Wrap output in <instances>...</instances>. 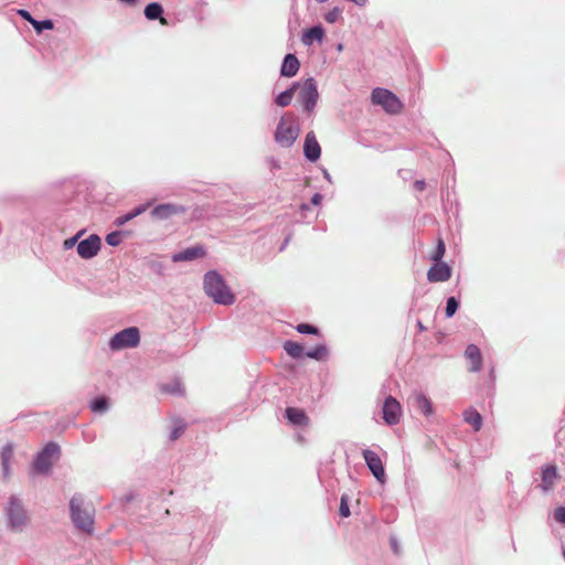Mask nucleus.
Listing matches in <instances>:
<instances>
[{
    "mask_svg": "<svg viewBox=\"0 0 565 565\" xmlns=\"http://www.w3.org/2000/svg\"><path fill=\"white\" fill-rule=\"evenodd\" d=\"M296 330H297V332H299L301 334L318 335L320 333L319 329L316 326L310 324V323H299L296 327Z\"/></svg>",
    "mask_w": 565,
    "mask_h": 565,
    "instance_id": "473e14b6",
    "label": "nucleus"
},
{
    "mask_svg": "<svg viewBox=\"0 0 565 565\" xmlns=\"http://www.w3.org/2000/svg\"><path fill=\"white\" fill-rule=\"evenodd\" d=\"M13 457V446L12 444H7L2 447L0 452V460L2 466V476L3 478H9L11 475L10 470V461Z\"/></svg>",
    "mask_w": 565,
    "mask_h": 565,
    "instance_id": "5701e85b",
    "label": "nucleus"
},
{
    "mask_svg": "<svg viewBox=\"0 0 565 565\" xmlns=\"http://www.w3.org/2000/svg\"><path fill=\"white\" fill-rule=\"evenodd\" d=\"M70 516L77 530L87 534L94 532L95 510L82 494L76 493L71 498Z\"/></svg>",
    "mask_w": 565,
    "mask_h": 565,
    "instance_id": "f03ea898",
    "label": "nucleus"
},
{
    "mask_svg": "<svg viewBox=\"0 0 565 565\" xmlns=\"http://www.w3.org/2000/svg\"><path fill=\"white\" fill-rule=\"evenodd\" d=\"M82 234H83V231H79L76 235L65 239L63 243L64 249H71L75 246V244H78L77 242H78V238L82 236Z\"/></svg>",
    "mask_w": 565,
    "mask_h": 565,
    "instance_id": "58836bf2",
    "label": "nucleus"
},
{
    "mask_svg": "<svg viewBox=\"0 0 565 565\" xmlns=\"http://www.w3.org/2000/svg\"><path fill=\"white\" fill-rule=\"evenodd\" d=\"M382 413L383 419L388 426L396 425L401 419V404L393 396H387L384 401Z\"/></svg>",
    "mask_w": 565,
    "mask_h": 565,
    "instance_id": "f8f14e48",
    "label": "nucleus"
},
{
    "mask_svg": "<svg viewBox=\"0 0 565 565\" xmlns=\"http://www.w3.org/2000/svg\"><path fill=\"white\" fill-rule=\"evenodd\" d=\"M18 14L25 21H28L31 25H32V21H34V18L32 17V14L25 10V9H20L18 10Z\"/></svg>",
    "mask_w": 565,
    "mask_h": 565,
    "instance_id": "a19ab883",
    "label": "nucleus"
},
{
    "mask_svg": "<svg viewBox=\"0 0 565 565\" xmlns=\"http://www.w3.org/2000/svg\"><path fill=\"white\" fill-rule=\"evenodd\" d=\"M184 429H185V425L183 424V422L177 420L174 423V427L170 431L169 439L171 441H175L183 434Z\"/></svg>",
    "mask_w": 565,
    "mask_h": 565,
    "instance_id": "f704fd0d",
    "label": "nucleus"
},
{
    "mask_svg": "<svg viewBox=\"0 0 565 565\" xmlns=\"http://www.w3.org/2000/svg\"><path fill=\"white\" fill-rule=\"evenodd\" d=\"M465 358L470 361L469 371L479 372L482 367V354L476 344H468L465 350Z\"/></svg>",
    "mask_w": 565,
    "mask_h": 565,
    "instance_id": "f3484780",
    "label": "nucleus"
},
{
    "mask_svg": "<svg viewBox=\"0 0 565 565\" xmlns=\"http://www.w3.org/2000/svg\"><path fill=\"white\" fill-rule=\"evenodd\" d=\"M163 391L168 392V393H171L173 395H181L183 393V390H182L180 383H173V384L164 385Z\"/></svg>",
    "mask_w": 565,
    "mask_h": 565,
    "instance_id": "ea45409f",
    "label": "nucleus"
},
{
    "mask_svg": "<svg viewBox=\"0 0 565 565\" xmlns=\"http://www.w3.org/2000/svg\"><path fill=\"white\" fill-rule=\"evenodd\" d=\"M300 134V127L295 116H282L275 130V141L282 148H290Z\"/></svg>",
    "mask_w": 565,
    "mask_h": 565,
    "instance_id": "20e7f679",
    "label": "nucleus"
},
{
    "mask_svg": "<svg viewBox=\"0 0 565 565\" xmlns=\"http://www.w3.org/2000/svg\"><path fill=\"white\" fill-rule=\"evenodd\" d=\"M301 209H302V210H308V209H309V205H308V204H302V205H301Z\"/></svg>",
    "mask_w": 565,
    "mask_h": 565,
    "instance_id": "5fc2aeb1",
    "label": "nucleus"
},
{
    "mask_svg": "<svg viewBox=\"0 0 565 565\" xmlns=\"http://www.w3.org/2000/svg\"><path fill=\"white\" fill-rule=\"evenodd\" d=\"M417 326H418L419 330H425V327L423 326V323L420 321L417 322Z\"/></svg>",
    "mask_w": 565,
    "mask_h": 565,
    "instance_id": "864d4df0",
    "label": "nucleus"
},
{
    "mask_svg": "<svg viewBox=\"0 0 565 565\" xmlns=\"http://www.w3.org/2000/svg\"><path fill=\"white\" fill-rule=\"evenodd\" d=\"M371 99L374 105H380L390 114H398L403 104L398 97L390 89L376 87L371 93Z\"/></svg>",
    "mask_w": 565,
    "mask_h": 565,
    "instance_id": "6e6552de",
    "label": "nucleus"
},
{
    "mask_svg": "<svg viewBox=\"0 0 565 565\" xmlns=\"http://www.w3.org/2000/svg\"><path fill=\"white\" fill-rule=\"evenodd\" d=\"M298 87L299 82H294L287 89L279 93L275 98L276 105H278L279 107L289 106L294 98L295 92L298 89Z\"/></svg>",
    "mask_w": 565,
    "mask_h": 565,
    "instance_id": "393cba45",
    "label": "nucleus"
},
{
    "mask_svg": "<svg viewBox=\"0 0 565 565\" xmlns=\"http://www.w3.org/2000/svg\"><path fill=\"white\" fill-rule=\"evenodd\" d=\"M445 253H446L445 243L441 238H439L437 242V246L431 255L433 262H441Z\"/></svg>",
    "mask_w": 565,
    "mask_h": 565,
    "instance_id": "72a5a7b5",
    "label": "nucleus"
},
{
    "mask_svg": "<svg viewBox=\"0 0 565 565\" xmlns=\"http://www.w3.org/2000/svg\"><path fill=\"white\" fill-rule=\"evenodd\" d=\"M124 234L122 231L110 232L106 235L105 241L109 246L116 247L121 244Z\"/></svg>",
    "mask_w": 565,
    "mask_h": 565,
    "instance_id": "2f4dec72",
    "label": "nucleus"
},
{
    "mask_svg": "<svg viewBox=\"0 0 565 565\" xmlns=\"http://www.w3.org/2000/svg\"><path fill=\"white\" fill-rule=\"evenodd\" d=\"M462 417L467 424L472 426L473 431L477 433L481 429L483 419L481 414L475 407L465 409Z\"/></svg>",
    "mask_w": 565,
    "mask_h": 565,
    "instance_id": "4be33fe9",
    "label": "nucleus"
},
{
    "mask_svg": "<svg viewBox=\"0 0 565 565\" xmlns=\"http://www.w3.org/2000/svg\"><path fill=\"white\" fill-rule=\"evenodd\" d=\"M390 542H391V547H392L393 552H394L395 554H398L399 546H398V542H397V540H396L395 537H391V539H390Z\"/></svg>",
    "mask_w": 565,
    "mask_h": 565,
    "instance_id": "c03bdc74",
    "label": "nucleus"
},
{
    "mask_svg": "<svg viewBox=\"0 0 565 565\" xmlns=\"http://www.w3.org/2000/svg\"><path fill=\"white\" fill-rule=\"evenodd\" d=\"M203 290L215 303L231 306L236 297L226 284L224 277L215 269L209 270L203 276Z\"/></svg>",
    "mask_w": 565,
    "mask_h": 565,
    "instance_id": "f257e3e1",
    "label": "nucleus"
},
{
    "mask_svg": "<svg viewBox=\"0 0 565 565\" xmlns=\"http://www.w3.org/2000/svg\"><path fill=\"white\" fill-rule=\"evenodd\" d=\"M339 513L342 518H349L351 514L349 507V497L347 494H342L341 497Z\"/></svg>",
    "mask_w": 565,
    "mask_h": 565,
    "instance_id": "c9c22d12",
    "label": "nucleus"
},
{
    "mask_svg": "<svg viewBox=\"0 0 565 565\" xmlns=\"http://www.w3.org/2000/svg\"><path fill=\"white\" fill-rule=\"evenodd\" d=\"M119 1L127 6H135L138 2V0H119Z\"/></svg>",
    "mask_w": 565,
    "mask_h": 565,
    "instance_id": "de8ad7c7",
    "label": "nucleus"
},
{
    "mask_svg": "<svg viewBox=\"0 0 565 565\" xmlns=\"http://www.w3.org/2000/svg\"><path fill=\"white\" fill-rule=\"evenodd\" d=\"M286 419L294 426H306L308 424V416L305 411L297 407H287L285 411Z\"/></svg>",
    "mask_w": 565,
    "mask_h": 565,
    "instance_id": "412c9836",
    "label": "nucleus"
},
{
    "mask_svg": "<svg viewBox=\"0 0 565 565\" xmlns=\"http://www.w3.org/2000/svg\"><path fill=\"white\" fill-rule=\"evenodd\" d=\"M553 518L554 520L562 524L563 526H565V507L561 505V507H557L555 510H554V513H553Z\"/></svg>",
    "mask_w": 565,
    "mask_h": 565,
    "instance_id": "4c0bfd02",
    "label": "nucleus"
},
{
    "mask_svg": "<svg viewBox=\"0 0 565 565\" xmlns=\"http://www.w3.org/2000/svg\"><path fill=\"white\" fill-rule=\"evenodd\" d=\"M288 242H289V238H286V239H285V242L282 243V245H281V246H280V248H279V250H280V252H281V250H284V249L286 248V246H287Z\"/></svg>",
    "mask_w": 565,
    "mask_h": 565,
    "instance_id": "3c124183",
    "label": "nucleus"
},
{
    "mask_svg": "<svg viewBox=\"0 0 565 565\" xmlns=\"http://www.w3.org/2000/svg\"><path fill=\"white\" fill-rule=\"evenodd\" d=\"M489 379H490V381H491V382H493V381H494V379H495V375H494V369H493V367L490 370Z\"/></svg>",
    "mask_w": 565,
    "mask_h": 565,
    "instance_id": "09e8293b",
    "label": "nucleus"
},
{
    "mask_svg": "<svg viewBox=\"0 0 565 565\" xmlns=\"http://www.w3.org/2000/svg\"><path fill=\"white\" fill-rule=\"evenodd\" d=\"M425 186H426V183H425V181H424V180H416V181L414 182V188H415V190H417V191H423V190L425 189Z\"/></svg>",
    "mask_w": 565,
    "mask_h": 565,
    "instance_id": "a18cd8bd",
    "label": "nucleus"
},
{
    "mask_svg": "<svg viewBox=\"0 0 565 565\" xmlns=\"http://www.w3.org/2000/svg\"><path fill=\"white\" fill-rule=\"evenodd\" d=\"M61 456V447L55 441H49L43 449L38 452L33 461V468L40 473H47L54 460Z\"/></svg>",
    "mask_w": 565,
    "mask_h": 565,
    "instance_id": "39448f33",
    "label": "nucleus"
},
{
    "mask_svg": "<svg viewBox=\"0 0 565 565\" xmlns=\"http://www.w3.org/2000/svg\"><path fill=\"white\" fill-rule=\"evenodd\" d=\"M329 355V350L324 343L317 344L313 349L306 351V356L316 361H322Z\"/></svg>",
    "mask_w": 565,
    "mask_h": 565,
    "instance_id": "cd10ccee",
    "label": "nucleus"
},
{
    "mask_svg": "<svg viewBox=\"0 0 565 565\" xmlns=\"http://www.w3.org/2000/svg\"><path fill=\"white\" fill-rule=\"evenodd\" d=\"M317 2H320V3H323V2H327L328 0H316Z\"/></svg>",
    "mask_w": 565,
    "mask_h": 565,
    "instance_id": "4d7b16f0",
    "label": "nucleus"
},
{
    "mask_svg": "<svg viewBox=\"0 0 565 565\" xmlns=\"http://www.w3.org/2000/svg\"><path fill=\"white\" fill-rule=\"evenodd\" d=\"M337 49H338V51H341L343 49V45L339 44Z\"/></svg>",
    "mask_w": 565,
    "mask_h": 565,
    "instance_id": "6e6d98bb",
    "label": "nucleus"
},
{
    "mask_svg": "<svg viewBox=\"0 0 565 565\" xmlns=\"http://www.w3.org/2000/svg\"><path fill=\"white\" fill-rule=\"evenodd\" d=\"M323 177H324L326 180L331 182V175H330V173L327 170H323Z\"/></svg>",
    "mask_w": 565,
    "mask_h": 565,
    "instance_id": "8fccbe9b",
    "label": "nucleus"
},
{
    "mask_svg": "<svg viewBox=\"0 0 565 565\" xmlns=\"http://www.w3.org/2000/svg\"><path fill=\"white\" fill-rule=\"evenodd\" d=\"M7 529L14 533H21L29 521L28 512L22 500L17 495H10L4 505Z\"/></svg>",
    "mask_w": 565,
    "mask_h": 565,
    "instance_id": "7ed1b4c3",
    "label": "nucleus"
},
{
    "mask_svg": "<svg viewBox=\"0 0 565 565\" xmlns=\"http://www.w3.org/2000/svg\"><path fill=\"white\" fill-rule=\"evenodd\" d=\"M322 201V195L320 193H315L310 200L312 205H319Z\"/></svg>",
    "mask_w": 565,
    "mask_h": 565,
    "instance_id": "37998d69",
    "label": "nucleus"
},
{
    "mask_svg": "<svg viewBox=\"0 0 565 565\" xmlns=\"http://www.w3.org/2000/svg\"><path fill=\"white\" fill-rule=\"evenodd\" d=\"M32 26L36 33H42L45 30H52L54 28V23L51 19L36 20L32 21Z\"/></svg>",
    "mask_w": 565,
    "mask_h": 565,
    "instance_id": "7c9ffc66",
    "label": "nucleus"
},
{
    "mask_svg": "<svg viewBox=\"0 0 565 565\" xmlns=\"http://www.w3.org/2000/svg\"><path fill=\"white\" fill-rule=\"evenodd\" d=\"M282 348L292 359L299 360L306 356L305 348L299 342L287 340L284 342Z\"/></svg>",
    "mask_w": 565,
    "mask_h": 565,
    "instance_id": "a878e982",
    "label": "nucleus"
},
{
    "mask_svg": "<svg viewBox=\"0 0 565 565\" xmlns=\"http://www.w3.org/2000/svg\"><path fill=\"white\" fill-rule=\"evenodd\" d=\"M83 438L86 443H93L96 438V435L93 431H83Z\"/></svg>",
    "mask_w": 565,
    "mask_h": 565,
    "instance_id": "79ce46f5",
    "label": "nucleus"
},
{
    "mask_svg": "<svg viewBox=\"0 0 565 565\" xmlns=\"http://www.w3.org/2000/svg\"><path fill=\"white\" fill-rule=\"evenodd\" d=\"M342 10L338 7L332 8L324 14V20L328 23H335L341 17Z\"/></svg>",
    "mask_w": 565,
    "mask_h": 565,
    "instance_id": "e433bc0d",
    "label": "nucleus"
},
{
    "mask_svg": "<svg viewBox=\"0 0 565 565\" xmlns=\"http://www.w3.org/2000/svg\"><path fill=\"white\" fill-rule=\"evenodd\" d=\"M303 156L310 162H316L320 159L321 147L313 131H309L305 137Z\"/></svg>",
    "mask_w": 565,
    "mask_h": 565,
    "instance_id": "4468645a",
    "label": "nucleus"
},
{
    "mask_svg": "<svg viewBox=\"0 0 565 565\" xmlns=\"http://www.w3.org/2000/svg\"><path fill=\"white\" fill-rule=\"evenodd\" d=\"M206 255V250L202 245H195L188 247L183 250L174 253L171 256L173 263L191 262L198 258H202Z\"/></svg>",
    "mask_w": 565,
    "mask_h": 565,
    "instance_id": "dca6fc26",
    "label": "nucleus"
},
{
    "mask_svg": "<svg viewBox=\"0 0 565 565\" xmlns=\"http://www.w3.org/2000/svg\"><path fill=\"white\" fill-rule=\"evenodd\" d=\"M102 247V239L97 234H90L87 238L77 244V254L83 259H90L98 254Z\"/></svg>",
    "mask_w": 565,
    "mask_h": 565,
    "instance_id": "9d476101",
    "label": "nucleus"
},
{
    "mask_svg": "<svg viewBox=\"0 0 565 565\" xmlns=\"http://www.w3.org/2000/svg\"><path fill=\"white\" fill-rule=\"evenodd\" d=\"M451 277V267L444 262H434V265L427 271V279L430 282H444Z\"/></svg>",
    "mask_w": 565,
    "mask_h": 565,
    "instance_id": "ddd939ff",
    "label": "nucleus"
},
{
    "mask_svg": "<svg viewBox=\"0 0 565 565\" xmlns=\"http://www.w3.org/2000/svg\"><path fill=\"white\" fill-rule=\"evenodd\" d=\"M134 498H135L134 493L130 492V493L125 494L122 500H124V502L128 503V502L132 501Z\"/></svg>",
    "mask_w": 565,
    "mask_h": 565,
    "instance_id": "49530a36",
    "label": "nucleus"
},
{
    "mask_svg": "<svg viewBox=\"0 0 565 565\" xmlns=\"http://www.w3.org/2000/svg\"><path fill=\"white\" fill-rule=\"evenodd\" d=\"M300 67L299 60L292 53H288L281 63L280 66V76L282 77H294Z\"/></svg>",
    "mask_w": 565,
    "mask_h": 565,
    "instance_id": "a211bd4d",
    "label": "nucleus"
},
{
    "mask_svg": "<svg viewBox=\"0 0 565 565\" xmlns=\"http://www.w3.org/2000/svg\"><path fill=\"white\" fill-rule=\"evenodd\" d=\"M143 13L148 20H158L162 18L163 7L159 2H151L147 4Z\"/></svg>",
    "mask_w": 565,
    "mask_h": 565,
    "instance_id": "bb28decb",
    "label": "nucleus"
},
{
    "mask_svg": "<svg viewBox=\"0 0 565 565\" xmlns=\"http://www.w3.org/2000/svg\"><path fill=\"white\" fill-rule=\"evenodd\" d=\"M412 406L425 417L434 414V407L430 398L423 392H415L411 397Z\"/></svg>",
    "mask_w": 565,
    "mask_h": 565,
    "instance_id": "2eb2a0df",
    "label": "nucleus"
},
{
    "mask_svg": "<svg viewBox=\"0 0 565 565\" xmlns=\"http://www.w3.org/2000/svg\"><path fill=\"white\" fill-rule=\"evenodd\" d=\"M271 164H273V168H276V169L280 168L279 163L274 159L271 160Z\"/></svg>",
    "mask_w": 565,
    "mask_h": 565,
    "instance_id": "603ef678",
    "label": "nucleus"
},
{
    "mask_svg": "<svg viewBox=\"0 0 565 565\" xmlns=\"http://www.w3.org/2000/svg\"><path fill=\"white\" fill-rule=\"evenodd\" d=\"M363 459L371 471V473L374 476V478L380 482L384 483L386 476H385V469L382 462V459L380 456L371 450V449H364L362 451Z\"/></svg>",
    "mask_w": 565,
    "mask_h": 565,
    "instance_id": "1a4fd4ad",
    "label": "nucleus"
},
{
    "mask_svg": "<svg viewBox=\"0 0 565 565\" xmlns=\"http://www.w3.org/2000/svg\"><path fill=\"white\" fill-rule=\"evenodd\" d=\"M324 38V29L318 24L303 31L301 42L306 46H311L315 41L322 42Z\"/></svg>",
    "mask_w": 565,
    "mask_h": 565,
    "instance_id": "6ab92c4d",
    "label": "nucleus"
},
{
    "mask_svg": "<svg viewBox=\"0 0 565 565\" xmlns=\"http://www.w3.org/2000/svg\"><path fill=\"white\" fill-rule=\"evenodd\" d=\"M188 209L184 205L175 204V203H161L156 205L150 214L153 218L164 221L169 220L174 215L184 214Z\"/></svg>",
    "mask_w": 565,
    "mask_h": 565,
    "instance_id": "9b49d317",
    "label": "nucleus"
},
{
    "mask_svg": "<svg viewBox=\"0 0 565 565\" xmlns=\"http://www.w3.org/2000/svg\"><path fill=\"white\" fill-rule=\"evenodd\" d=\"M556 478H557V469H556V467L555 466H546L542 470V484H541V489L544 492L550 491L552 489Z\"/></svg>",
    "mask_w": 565,
    "mask_h": 565,
    "instance_id": "b1692460",
    "label": "nucleus"
},
{
    "mask_svg": "<svg viewBox=\"0 0 565 565\" xmlns=\"http://www.w3.org/2000/svg\"><path fill=\"white\" fill-rule=\"evenodd\" d=\"M89 408L94 413H105L109 408V402L106 396H97L89 403Z\"/></svg>",
    "mask_w": 565,
    "mask_h": 565,
    "instance_id": "c85d7f7f",
    "label": "nucleus"
},
{
    "mask_svg": "<svg viewBox=\"0 0 565 565\" xmlns=\"http://www.w3.org/2000/svg\"><path fill=\"white\" fill-rule=\"evenodd\" d=\"M458 308H459V300L454 296L448 297L446 300V308H445L446 318L454 317L455 313L457 312Z\"/></svg>",
    "mask_w": 565,
    "mask_h": 565,
    "instance_id": "c756f323",
    "label": "nucleus"
},
{
    "mask_svg": "<svg viewBox=\"0 0 565 565\" xmlns=\"http://www.w3.org/2000/svg\"><path fill=\"white\" fill-rule=\"evenodd\" d=\"M140 343V331L137 327L126 328L115 333L109 342L108 347L111 351H119L124 349L136 348Z\"/></svg>",
    "mask_w": 565,
    "mask_h": 565,
    "instance_id": "0eeeda50",
    "label": "nucleus"
},
{
    "mask_svg": "<svg viewBox=\"0 0 565 565\" xmlns=\"http://www.w3.org/2000/svg\"><path fill=\"white\" fill-rule=\"evenodd\" d=\"M298 88V102L308 115L312 114L319 98L316 79L313 77H308L302 84L299 83Z\"/></svg>",
    "mask_w": 565,
    "mask_h": 565,
    "instance_id": "423d86ee",
    "label": "nucleus"
},
{
    "mask_svg": "<svg viewBox=\"0 0 565 565\" xmlns=\"http://www.w3.org/2000/svg\"><path fill=\"white\" fill-rule=\"evenodd\" d=\"M150 205H151V202H147V203L139 204V205L135 206L128 213L122 214V215L116 217L115 221H114V225L117 226V227H120V226L125 225L127 222H129V221L134 220L135 217H137V216L141 215L142 213H145Z\"/></svg>",
    "mask_w": 565,
    "mask_h": 565,
    "instance_id": "aec40b11",
    "label": "nucleus"
}]
</instances>
